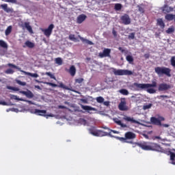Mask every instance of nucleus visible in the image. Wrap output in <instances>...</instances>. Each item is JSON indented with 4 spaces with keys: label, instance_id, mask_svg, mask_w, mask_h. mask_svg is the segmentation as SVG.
<instances>
[{
    "label": "nucleus",
    "instance_id": "obj_48",
    "mask_svg": "<svg viewBox=\"0 0 175 175\" xmlns=\"http://www.w3.org/2000/svg\"><path fill=\"white\" fill-rule=\"evenodd\" d=\"M138 10L141 13H144V7H142L140 5H138Z\"/></svg>",
    "mask_w": 175,
    "mask_h": 175
},
{
    "label": "nucleus",
    "instance_id": "obj_6",
    "mask_svg": "<svg viewBox=\"0 0 175 175\" xmlns=\"http://www.w3.org/2000/svg\"><path fill=\"white\" fill-rule=\"evenodd\" d=\"M8 66H9L10 68H13L14 69H17L18 70H19V72H22V73H25V75H27V76H31V77H34L35 79L39 77V75H38L36 73H31V72L24 71V70H21V68H20L13 64L9 63L8 64Z\"/></svg>",
    "mask_w": 175,
    "mask_h": 175
},
{
    "label": "nucleus",
    "instance_id": "obj_5",
    "mask_svg": "<svg viewBox=\"0 0 175 175\" xmlns=\"http://www.w3.org/2000/svg\"><path fill=\"white\" fill-rule=\"evenodd\" d=\"M112 72L115 76H132L133 72L129 70H117L114 68H112Z\"/></svg>",
    "mask_w": 175,
    "mask_h": 175
},
{
    "label": "nucleus",
    "instance_id": "obj_15",
    "mask_svg": "<svg viewBox=\"0 0 175 175\" xmlns=\"http://www.w3.org/2000/svg\"><path fill=\"white\" fill-rule=\"evenodd\" d=\"M120 20L124 24V25H129L131 24V18H129V15L124 14L121 16Z\"/></svg>",
    "mask_w": 175,
    "mask_h": 175
},
{
    "label": "nucleus",
    "instance_id": "obj_31",
    "mask_svg": "<svg viewBox=\"0 0 175 175\" xmlns=\"http://www.w3.org/2000/svg\"><path fill=\"white\" fill-rule=\"evenodd\" d=\"M12 25H10L7 27V29L5 31V36H9V35H10V33H12Z\"/></svg>",
    "mask_w": 175,
    "mask_h": 175
},
{
    "label": "nucleus",
    "instance_id": "obj_14",
    "mask_svg": "<svg viewBox=\"0 0 175 175\" xmlns=\"http://www.w3.org/2000/svg\"><path fill=\"white\" fill-rule=\"evenodd\" d=\"M123 120L124 121H126L127 122H130L131 124H137L138 125L142 124V123H140L139 121L135 120L134 118L129 117L127 116H124V117L123 118Z\"/></svg>",
    "mask_w": 175,
    "mask_h": 175
},
{
    "label": "nucleus",
    "instance_id": "obj_3",
    "mask_svg": "<svg viewBox=\"0 0 175 175\" xmlns=\"http://www.w3.org/2000/svg\"><path fill=\"white\" fill-rule=\"evenodd\" d=\"M154 72L155 73H157L159 77H162L163 75H165V76H167V77H172V75L170 74L172 70L167 67H156L154 68Z\"/></svg>",
    "mask_w": 175,
    "mask_h": 175
},
{
    "label": "nucleus",
    "instance_id": "obj_7",
    "mask_svg": "<svg viewBox=\"0 0 175 175\" xmlns=\"http://www.w3.org/2000/svg\"><path fill=\"white\" fill-rule=\"evenodd\" d=\"M162 121H165V118L163 117H152L150 118V122L153 125H157L158 126H162Z\"/></svg>",
    "mask_w": 175,
    "mask_h": 175
},
{
    "label": "nucleus",
    "instance_id": "obj_29",
    "mask_svg": "<svg viewBox=\"0 0 175 175\" xmlns=\"http://www.w3.org/2000/svg\"><path fill=\"white\" fill-rule=\"evenodd\" d=\"M165 20H167V21H172V20H174L175 15L172 14H168L165 15Z\"/></svg>",
    "mask_w": 175,
    "mask_h": 175
},
{
    "label": "nucleus",
    "instance_id": "obj_59",
    "mask_svg": "<svg viewBox=\"0 0 175 175\" xmlns=\"http://www.w3.org/2000/svg\"><path fill=\"white\" fill-rule=\"evenodd\" d=\"M144 57H145L146 59H148V58H150V54L146 53V54L144 55Z\"/></svg>",
    "mask_w": 175,
    "mask_h": 175
},
{
    "label": "nucleus",
    "instance_id": "obj_1",
    "mask_svg": "<svg viewBox=\"0 0 175 175\" xmlns=\"http://www.w3.org/2000/svg\"><path fill=\"white\" fill-rule=\"evenodd\" d=\"M134 90L135 91H146L148 94H155V87H157V82L152 81V83H133Z\"/></svg>",
    "mask_w": 175,
    "mask_h": 175
},
{
    "label": "nucleus",
    "instance_id": "obj_53",
    "mask_svg": "<svg viewBox=\"0 0 175 175\" xmlns=\"http://www.w3.org/2000/svg\"><path fill=\"white\" fill-rule=\"evenodd\" d=\"M104 106H109L110 105V101H103Z\"/></svg>",
    "mask_w": 175,
    "mask_h": 175
},
{
    "label": "nucleus",
    "instance_id": "obj_37",
    "mask_svg": "<svg viewBox=\"0 0 175 175\" xmlns=\"http://www.w3.org/2000/svg\"><path fill=\"white\" fill-rule=\"evenodd\" d=\"M174 31H175L174 27H171L166 30V33H169V34L173 33Z\"/></svg>",
    "mask_w": 175,
    "mask_h": 175
},
{
    "label": "nucleus",
    "instance_id": "obj_27",
    "mask_svg": "<svg viewBox=\"0 0 175 175\" xmlns=\"http://www.w3.org/2000/svg\"><path fill=\"white\" fill-rule=\"evenodd\" d=\"M0 6L6 13H10L12 12V9L8 8V4H1Z\"/></svg>",
    "mask_w": 175,
    "mask_h": 175
},
{
    "label": "nucleus",
    "instance_id": "obj_18",
    "mask_svg": "<svg viewBox=\"0 0 175 175\" xmlns=\"http://www.w3.org/2000/svg\"><path fill=\"white\" fill-rule=\"evenodd\" d=\"M124 136L126 140H133V139H136V134L131 131L126 133Z\"/></svg>",
    "mask_w": 175,
    "mask_h": 175
},
{
    "label": "nucleus",
    "instance_id": "obj_36",
    "mask_svg": "<svg viewBox=\"0 0 175 175\" xmlns=\"http://www.w3.org/2000/svg\"><path fill=\"white\" fill-rule=\"evenodd\" d=\"M55 64H57V65H62V59L61 57H57L55 59Z\"/></svg>",
    "mask_w": 175,
    "mask_h": 175
},
{
    "label": "nucleus",
    "instance_id": "obj_60",
    "mask_svg": "<svg viewBox=\"0 0 175 175\" xmlns=\"http://www.w3.org/2000/svg\"><path fill=\"white\" fill-rule=\"evenodd\" d=\"M118 50H120V51H121L122 53H124L125 51V50H124L122 47H119Z\"/></svg>",
    "mask_w": 175,
    "mask_h": 175
},
{
    "label": "nucleus",
    "instance_id": "obj_12",
    "mask_svg": "<svg viewBox=\"0 0 175 175\" xmlns=\"http://www.w3.org/2000/svg\"><path fill=\"white\" fill-rule=\"evenodd\" d=\"M29 112L31 113V114H36V116H44V117H46V111L35 109H30Z\"/></svg>",
    "mask_w": 175,
    "mask_h": 175
},
{
    "label": "nucleus",
    "instance_id": "obj_4",
    "mask_svg": "<svg viewBox=\"0 0 175 175\" xmlns=\"http://www.w3.org/2000/svg\"><path fill=\"white\" fill-rule=\"evenodd\" d=\"M89 133L93 136H96L97 137H103V136H107L109 133L101 130H96L95 128L92 127L88 129Z\"/></svg>",
    "mask_w": 175,
    "mask_h": 175
},
{
    "label": "nucleus",
    "instance_id": "obj_21",
    "mask_svg": "<svg viewBox=\"0 0 175 175\" xmlns=\"http://www.w3.org/2000/svg\"><path fill=\"white\" fill-rule=\"evenodd\" d=\"M162 11L163 13H170V12H173V8L169 7L167 4H165L162 8Z\"/></svg>",
    "mask_w": 175,
    "mask_h": 175
},
{
    "label": "nucleus",
    "instance_id": "obj_25",
    "mask_svg": "<svg viewBox=\"0 0 175 175\" xmlns=\"http://www.w3.org/2000/svg\"><path fill=\"white\" fill-rule=\"evenodd\" d=\"M0 47L4 49V50H8L9 46L6 42L3 40H0Z\"/></svg>",
    "mask_w": 175,
    "mask_h": 175
},
{
    "label": "nucleus",
    "instance_id": "obj_61",
    "mask_svg": "<svg viewBox=\"0 0 175 175\" xmlns=\"http://www.w3.org/2000/svg\"><path fill=\"white\" fill-rule=\"evenodd\" d=\"M59 109H66V107L64 105H59Z\"/></svg>",
    "mask_w": 175,
    "mask_h": 175
},
{
    "label": "nucleus",
    "instance_id": "obj_51",
    "mask_svg": "<svg viewBox=\"0 0 175 175\" xmlns=\"http://www.w3.org/2000/svg\"><path fill=\"white\" fill-rule=\"evenodd\" d=\"M22 102H27V103H29V105H33V103L29 100L24 99V100H22Z\"/></svg>",
    "mask_w": 175,
    "mask_h": 175
},
{
    "label": "nucleus",
    "instance_id": "obj_62",
    "mask_svg": "<svg viewBox=\"0 0 175 175\" xmlns=\"http://www.w3.org/2000/svg\"><path fill=\"white\" fill-rule=\"evenodd\" d=\"M161 126H164L165 128H169V124H162Z\"/></svg>",
    "mask_w": 175,
    "mask_h": 175
},
{
    "label": "nucleus",
    "instance_id": "obj_23",
    "mask_svg": "<svg viewBox=\"0 0 175 175\" xmlns=\"http://www.w3.org/2000/svg\"><path fill=\"white\" fill-rule=\"evenodd\" d=\"M23 47H28L29 49H33V47H35V43L27 40L25 42V45L23 46Z\"/></svg>",
    "mask_w": 175,
    "mask_h": 175
},
{
    "label": "nucleus",
    "instance_id": "obj_35",
    "mask_svg": "<svg viewBox=\"0 0 175 175\" xmlns=\"http://www.w3.org/2000/svg\"><path fill=\"white\" fill-rule=\"evenodd\" d=\"M115 10L120 11L121 9H122V5L121 3H116L114 6Z\"/></svg>",
    "mask_w": 175,
    "mask_h": 175
},
{
    "label": "nucleus",
    "instance_id": "obj_38",
    "mask_svg": "<svg viewBox=\"0 0 175 175\" xmlns=\"http://www.w3.org/2000/svg\"><path fill=\"white\" fill-rule=\"evenodd\" d=\"M45 75H46V76H49L51 79H53V80H57V78H55L54 74H52L50 72H46Z\"/></svg>",
    "mask_w": 175,
    "mask_h": 175
},
{
    "label": "nucleus",
    "instance_id": "obj_39",
    "mask_svg": "<svg viewBox=\"0 0 175 175\" xmlns=\"http://www.w3.org/2000/svg\"><path fill=\"white\" fill-rule=\"evenodd\" d=\"M11 99H14V100H21V102H23V100H24L23 98H20L17 97V96L13 95V94L11 95Z\"/></svg>",
    "mask_w": 175,
    "mask_h": 175
},
{
    "label": "nucleus",
    "instance_id": "obj_41",
    "mask_svg": "<svg viewBox=\"0 0 175 175\" xmlns=\"http://www.w3.org/2000/svg\"><path fill=\"white\" fill-rule=\"evenodd\" d=\"M170 64L173 68H175V55L171 57Z\"/></svg>",
    "mask_w": 175,
    "mask_h": 175
},
{
    "label": "nucleus",
    "instance_id": "obj_32",
    "mask_svg": "<svg viewBox=\"0 0 175 175\" xmlns=\"http://www.w3.org/2000/svg\"><path fill=\"white\" fill-rule=\"evenodd\" d=\"M120 94H121L122 95H129V92L128 91V90L126 89H122L119 90Z\"/></svg>",
    "mask_w": 175,
    "mask_h": 175
},
{
    "label": "nucleus",
    "instance_id": "obj_44",
    "mask_svg": "<svg viewBox=\"0 0 175 175\" xmlns=\"http://www.w3.org/2000/svg\"><path fill=\"white\" fill-rule=\"evenodd\" d=\"M17 84H18L19 85H22L23 87L27 85V83L26 82H23L18 79L16 80Z\"/></svg>",
    "mask_w": 175,
    "mask_h": 175
},
{
    "label": "nucleus",
    "instance_id": "obj_17",
    "mask_svg": "<svg viewBox=\"0 0 175 175\" xmlns=\"http://www.w3.org/2000/svg\"><path fill=\"white\" fill-rule=\"evenodd\" d=\"M19 94H23V95H25L28 99H32V98H33L34 95L33 93H32V92H31V90H27V91H23L21 90L19 91Z\"/></svg>",
    "mask_w": 175,
    "mask_h": 175
},
{
    "label": "nucleus",
    "instance_id": "obj_10",
    "mask_svg": "<svg viewBox=\"0 0 175 175\" xmlns=\"http://www.w3.org/2000/svg\"><path fill=\"white\" fill-rule=\"evenodd\" d=\"M171 88H172V85L163 83L159 85L158 91H159L160 92L163 91H167V90H170Z\"/></svg>",
    "mask_w": 175,
    "mask_h": 175
},
{
    "label": "nucleus",
    "instance_id": "obj_47",
    "mask_svg": "<svg viewBox=\"0 0 175 175\" xmlns=\"http://www.w3.org/2000/svg\"><path fill=\"white\" fill-rule=\"evenodd\" d=\"M79 122L81 125H87V120H85V119L81 118Z\"/></svg>",
    "mask_w": 175,
    "mask_h": 175
},
{
    "label": "nucleus",
    "instance_id": "obj_54",
    "mask_svg": "<svg viewBox=\"0 0 175 175\" xmlns=\"http://www.w3.org/2000/svg\"><path fill=\"white\" fill-rule=\"evenodd\" d=\"M11 111H14L15 113H18V109L17 108H12Z\"/></svg>",
    "mask_w": 175,
    "mask_h": 175
},
{
    "label": "nucleus",
    "instance_id": "obj_43",
    "mask_svg": "<svg viewBox=\"0 0 175 175\" xmlns=\"http://www.w3.org/2000/svg\"><path fill=\"white\" fill-rule=\"evenodd\" d=\"M5 73H6V75H13V73H14V70L12 68H8L5 71Z\"/></svg>",
    "mask_w": 175,
    "mask_h": 175
},
{
    "label": "nucleus",
    "instance_id": "obj_40",
    "mask_svg": "<svg viewBox=\"0 0 175 175\" xmlns=\"http://www.w3.org/2000/svg\"><path fill=\"white\" fill-rule=\"evenodd\" d=\"M151 107H152V104L150 103V104L144 105L143 106V109L144 110H148V109H151Z\"/></svg>",
    "mask_w": 175,
    "mask_h": 175
},
{
    "label": "nucleus",
    "instance_id": "obj_13",
    "mask_svg": "<svg viewBox=\"0 0 175 175\" xmlns=\"http://www.w3.org/2000/svg\"><path fill=\"white\" fill-rule=\"evenodd\" d=\"M111 50L110 49H104L103 52L98 53L100 58H105L106 57H110Z\"/></svg>",
    "mask_w": 175,
    "mask_h": 175
},
{
    "label": "nucleus",
    "instance_id": "obj_11",
    "mask_svg": "<svg viewBox=\"0 0 175 175\" xmlns=\"http://www.w3.org/2000/svg\"><path fill=\"white\" fill-rule=\"evenodd\" d=\"M118 109L121 111H126V110H128V106H126V100L125 98H121Z\"/></svg>",
    "mask_w": 175,
    "mask_h": 175
},
{
    "label": "nucleus",
    "instance_id": "obj_2",
    "mask_svg": "<svg viewBox=\"0 0 175 175\" xmlns=\"http://www.w3.org/2000/svg\"><path fill=\"white\" fill-rule=\"evenodd\" d=\"M136 146L145 150V151H157L158 152H165V150L161 146L151 142H139L135 143Z\"/></svg>",
    "mask_w": 175,
    "mask_h": 175
},
{
    "label": "nucleus",
    "instance_id": "obj_50",
    "mask_svg": "<svg viewBox=\"0 0 175 175\" xmlns=\"http://www.w3.org/2000/svg\"><path fill=\"white\" fill-rule=\"evenodd\" d=\"M5 2H9L10 3H16L17 0H5Z\"/></svg>",
    "mask_w": 175,
    "mask_h": 175
},
{
    "label": "nucleus",
    "instance_id": "obj_52",
    "mask_svg": "<svg viewBox=\"0 0 175 175\" xmlns=\"http://www.w3.org/2000/svg\"><path fill=\"white\" fill-rule=\"evenodd\" d=\"M81 102L83 103H88V100L87 98H81Z\"/></svg>",
    "mask_w": 175,
    "mask_h": 175
},
{
    "label": "nucleus",
    "instance_id": "obj_20",
    "mask_svg": "<svg viewBox=\"0 0 175 175\" xmlns=\"http://www.w3.org/2000/svg\"><path fill=\"white\" fill-rule=\"evenodd\" d=\"M113 121L116 122V124H117V125L121 126V128H128V125L122 123V122H121V120H120L118 118H114Z\"/></svg>",
    "mask_w": 175,
    "mask_h": 175
},
{
    "label": "nucleus",
    "instance_id": "obj_16",
    "mask_svg": "<svg viewBox=\"0 0 175 175\" xmlns=\"http://www.w3.org/2000/svg\"><path fill=\"white\" fill-rule=\"evenodd\" d=\"M81 109H83V110H85L86 111H88V113H90V114H92V112L91 111H97L98 110L96 108H94L91 106H88V105H81Z\"/></svg>",
    "mask_w": 175,
    "mask_h": 175
},
{
    "label": "nucleus",
    "instance_id": "obj_33",
    "mask_svg": "<svg viewBox=\"0 0 175 175\" xmlns=\"http://www.w3.org/2000/svg\"><path fill=\"white\" fill-rule=\"evenodd\" d=\"M126 59L127 62H129V64H133V57L131 55H128L126 57Z\"/></svg>",
    "mask_w": 175,
    "mask_h": 175
},
{
    "label": "nucleus",
    "instance_id": "obj_24",
    "mask_svg": "<svg viewBox=\"0 0 175 175\" xmlns=\"http://www.w3.org/2000/svg\"><path fill=\"white\" fill-rule=\"evenodd\" d=\"M157 25L161 28V29H163L165 28V22H163V20L162 18H158L157 20Z\"/></svg>",
    "mask_w": 175,
    "mask_h": 175
},
{
    "label": "nucleus",
    "instance_id": "obj_63",
    "mask_svg": "<svg viewBox=\"0 0 175 175\" xmlns=\"http://www.w3.org/2000/svg\"><path fill=\"white\" fill-rule=\"evenodd\" d=\"M143 136H144V137H145V139H149L148 135H147V134H143Z\"/></svg>",
    "mask_w": 175,
    "mask_h": 175
},
{
    "label": "nucleus",
    "instance_id": "obj_42",
    "mask_svg": "<svg viewBox=\"0 0 175 175\" xmlns=\"http://www.w3.org/2000/svg\"><path fill=\"white\" fill-rule=\"evenodd\" d=\"M7 90H12V91H20V88L13 86H7Z\"/></svg>",
    "mask_w": 175,
    "mask_h": 175
},
{
    "label": "nucleus",
    "instance_id": "obj_28",
    "mask_svg": "<svg viewBox=\"0 0 175 175\" xmlns=\"http://www.w3.org/2000/svg\"><path fill=\"white\" fill-rule=\"evenodd\" d=\"M69 73L70 76H75L76 75V67L75 66H71L69 69Z\"/></svg>",
    "mask_w": 175,
    "mask_h": 175
},
{
    "label": "nucleus",
    "instance_id": "obj_56",
    "mask_svg": "<svg viewBox=\"0 0 175 175\" xmlns=\"http://www.w3.org/2000/svg\"><path fill=\"white\" fill-rule=\"evenodd\" d=\"M46 118H49V117H54V114L50 113L49 115H45Z\"/></svg>",
    "mask_w": 175,
    "mask_h": 175
},
{
    "label": "nucleus",
    "instance_id": "obj_26",
    "mask_svg": "<svg viewBox=\"0 0 175 175\" xmlns=\"http://www.w3.org/2000/svg\"><path fill=\"white\" fill-rule=\"evenodd\" d=\"M118 140L122 142V143H129L130 144H133V142L126 140V138L121 137H116Z\"/></svg>",
    "mask_w": 175,
    "mask_h": 175
},
{
    "label": "nucleus",
    "instance_id": "obj_58",
    "mask_svg": "<svg viewBox=\"0 0 175 175\" xmlns=\"http://www.w3.org/2000/svg\"><path fill=\"white\" fill-rule=\"evenodd\" d=\"M112 33H113V36H115V38L117 36V31H116V30L113 29Z\"/></svg>",
    "mask_w": 175,
    "mask_h": 175
},
{
    "label": "nucleus",
    "instance_id": "obj_19",
    "mask_svg": "<svg viewBox=\"0 0 175 175\" xmlns=\"http://www.w3.org/2000/svg\"><path fill=\"white\" fill-rule=\"evenodd\" d=\"M22 27L26 28L30 33H33V30H32V27L30 26L29 22H25Z\"/></svg>",
    "mask_w": 175,
    "mask_h": 175
},
{
    "label": "nucleus",
    "instance_id": "obj_9",
    "mask_svg": "<svg viewBox=\"0 0 175 175\" xmlns=\"http://www.w3.org/2000/svg\"><path fill=\"white\" fill-rule=\"evenodd\" d=\"M57 83H59V85L53 83L51 82H47L46 84L47 85H50L51 87H53V88L58 87L59 88H63V90H70V88H68V86L65 85L62 82L58 81Z\"/></svg>",
    "mask_w": 175,
    "mask_h": 175
},
{
    "label": "nucleus",
    "instance_id": "obj_46",
    "mask_svg": "<svg viewBox=\"0 0 175 175\" xmlns=\"http://www.w3.org/2000/svg\"><path fill=\"white\" fill-rule=\"evenodd\" d=\"M84 81V79L83 78H79L75 79V83H77L78 84H81Z\"/></svg>",
    "mask_w": 175,
    "mask_h": 175
},
{
    "label": "nucleus",
    "instance_id": "obj_45",
    "mask_svg": "<svg viewBox=\"0 0 175 175\" xmlns=\"http://www.w3.org/2000/svg\"><path fill=\"white\" fill-rule=\"evenodd\" d=\"M69 40H72V42H76L77 39L76 37H75V34H70L69 36Z\"/></svg>",
    "mask_w": 175,
    "mask_h": 175
},
{
    "label": "nucleus",
    "instance_id": "obj_64",
    "mask_svg": "<svg viewBox=\"0 0 175 175\" xmlns=\"http://www.w3.org/2000/svg\"><path fill=\"white\" fill-rule=\"evenodd\" d=\"M34 87L35 88H37V90H42V88H40L39 85H35Z\"/></svg>",
    "mask_w": 175,
    "mask_h": 175
},
{
    "label": "nucleus",
    "instance_id": "obj_34",
    "mask_svg": "<svg viewBox=\"0 0 175 175\" xmlns=\"http://www.w3.org/2000/svg\"><path fill=\"white\" fill-rule=\"evenodd\" d=\"M97 103H103L105 102V98L102 96H98L96 98Z\"/></svg>",
    "mask_w": 175,
    "mask_h": 175
},
{
    "label": "nucleus",
    "instance_id": "obj_22",
    "mask_svg": "<svg viewBox=\"0 0 175 175\" xmlns=\"http://www.w3.org/2000/svg\"><path fill=\"white\" fill-rule=\"evenodd\" d=\"M87 18V16H85V14H81L77 17V23L78 24H81V23H83V21H85V19Z\"/></svg>",
    "mask_w": 175,
    "mask_h": 175
},
{
    "label": "nucleus",
    "instance_id": "obj_8",
    "mask_svg": "<svg viewBox=\"0 0 175 175\" xmlns=\"http://www.w3.org/2000/svg\"><path fill=\"white\" fill-rule=\"evenodd\" d=\"M54 29V25L51 24L47 29H41L42 32L46 38H50L51 33H53V30Z\"/></svg>",
    "mask_w": 175,
    "mask_h": 175
},
{
    "label": "nucleus",
    "instance_id": "obj_30",
    "mask_svg": "<svg viewBox=\"0 0 175 175\" xmlns=\"http://www.w3.org/2000/svg\"><path fill=\"white\" fill-rule=\"evenodd\" d=\"M80 39L83 43H85L86 44H90V46H92V44H94V42H92V41L85 39L83 37H81Z\"/></svg>",
    "mask_w": 175,
    "mask_h": 175
},
{
    "label": "nucleus",
    "instance_id": "obj_49",
    "mask_svg": "<svg viewBox=\"0 0 175 175\" xmlns=\"http://www.w3.org/2000/svg\"><path fill=\"white\" fill-rule=\"evenodd\" d=\"M129 39H135V33H131L129 35Z\"/></svg>",
    "mask_w": 175,
    "mask_h": 175
},
{
    "label": "nucleus",
    "instance_id": "obj_55",
    "mask_svg": "<svg viewBox=\"0 0 175 175\" xmlns=\"http://www.w3.org/2000/svg\"><path fill=\"white\" fill-rule=\"evenodd\" d=\"M166 98L167 99H169V96L161 95V96H159V98Z\"/></svg>",
    "mask_w": 175,
    "mask_h": 175
},
{
    "label": "nucleus",
    "instance_id": "obj_57",
    "mask_svg": "<svg viewBox=\"0 0 175 175\" xmlns=\"http://www.w3.org/2000/svg\"><path fill=\"white\" fill-rule=\"evenodd\" d=\"M0 105H2L3 106H6V105H8V103L5 101H1Z\"/></svg>",
    "mask_w": 175,
    "mask_h": 175
}]
</instances>
